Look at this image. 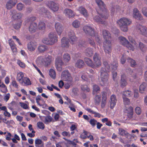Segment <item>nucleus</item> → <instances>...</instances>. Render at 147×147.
<instances>
[{"mask_svg": "<svg viewBox=\"0 0 147 147\" xmlns=\"http://www.w3.org/2000/svg\"><path fill=\"white\" fill-rule=\"evenodd\" d=\"M98 6L100 9H103L105 7L103 2L101 0H95Z\"/></svg>", "mask_w": 147, "mask_h": 147, "instance_id": "a19ab883", "label": "nucleus"}, {"mask_svg": "<svg viewBox=\"0 0 147 147\" xmlns=\"http://www.w3.org/2000/svg\"><path fill=\"white\" fill-rule=\"evenodd\" d=\"M61 46L63 47L67 48L69 47V40L65 37H63L61 40Z\"/></svg>", "mask_w": 147, "mask_h": 147, "instance_id": "a878e982", "label": "nucleus"}, {"mask_svg": "<svg viewBox=\"0 0 147 147\" xmlns=\"http://www.w3.org/2000/svg\"><path fill=\"white\" fill-rule=\"evenodd\" d=\"M133 17L134 18L140 20H142L143 19V17L139 11L136 8H134L133 10Z\"/></svg>", "mask_w": 147, "mask_h": 147, "instance_id": "9b49d317", "label": "nucleus"}, {"mask_svg": "<svg viewBox=\"0 0 147 147\" xmlns=\"http://www.w3.org/2000/svg\"><path fill=\"white\" fill-rule=\"evenodd\" d=\"M24 78V75L23 73L22 72H20L18 74L16 79L20 83Z\"/></svg>", "mask_w": 147, "mask_h": 147, "instance_id": "c9c22d12", "label": "nucleus"}, {"mask_svg": "<svg viewBox=\"0 0 147 147\" xmlns=\"http://www.w3.org/2000/svg\"><path fill=\"white\" fill-rule=\"evenodd\" d=\"M142 12L143 15L147 18V8L143 7L142 9Z\"/></svg>", "mask_w": 147, "mask_h": 147, "instance_id": "052dcab7", "label": "nucleus"}, {"mask_svg": "<svg viewBox=\"0 0 147 147\" xmlns=\"http://www.w3.org/2000/svg\"><path fill=\"white\" fill-rule=\"evenodd\" d=\"M83 30L85 33L92 36H95V32L94 29L91 27L85 26L83 27Z\"/></svg>", "mask_w": 147, "mask_h": 147, "instance_id": "0eeeda50", "label": "nucleus"}, {"mask_svg": "<svg viewBox=\"0 0 147 147\" xmlns=\"http://www.w3.org/2000/svg\"><path fill=\"white\" fill-rule=\"evenodd\" d=\"M45 23L42 22H39L38 24V28L40 30H43L45 28Z\"/></svg>", "mask_w": 147, "mask_h": 147, "instance_id": "13d9d810", "label": "nucleus"}, {"mask_svg": "<svg viewBox=\"0 0 147 147\" xmlns=\"http://www.w3.org/2000/svg\"><path fill=\"white\" fill-rule=\"evenodd\" d=\"M37 28V24L36 23L32 22L29 27V30L31 33H33L36 32Z\"/></svg>", "mask_w": 147, "mask_h": 147, "instance_id": "aec40b11", "label": "nucleus"}, {"mask_svg": "<svg viewBox=\"0 0 147 147\" xmlns=\"http://www.w3.org/2000/svg\"><path fill=\"white\" fill-rule=\"evenodd\" d=\"M42 42L43 43L47 45H51L50 39L47 38H44L42 40Z\"/></svg>", "mask_w": 147, "mask_h": 147, "instance_id": "4d7b16f0", "label": "nucleus"}, {"mask_svg": "<svg viewBox=\"0 0 147 147\" xmlns=\"http://www.w3.org/2000/svg\"><path fill=\"white\" fill-rule=\"evenodd\" d=\"M111 44L110 40L105 41L103 43V49L106 54L110 55L111 51Z\"/></svg>", "mask_w": 147, "mask_h": 147, "instance_id": "7ed1b4c3", "label": "nucleus"}, {"mask_svg": "<svg viewBox=\"0 0 147 147\" xmlns=\"http://www.w3.org/2000/svg\"><path fill=\"white\" fill-rule=\"evenodd\" d=\"M118 66V62L117 61H115L112 63L111 65V67L112 69L115 70L117 69Z\"/></svg>", "mask_w": 147, "mask_h": 147, "instance_id": "864d4df0", "label": "nucleus"}, {"mask_svg": "<svg viewBox=\"0 0 147 147\" xmlns=\"http://www.w3.org/2000/svg\"><path fill=\"white\" fill-rule=\"evenodd\" d=\"M27 47L29 50L32 51L35 50L37 47V45L36 43L30 42L28 44Z\"/></svg>", "mask_w": 147, "mask_h": 147, "instance_id": "5701e85b", "label": "nucleus"}, {"mask_svg": "<svg viewBox=\"0 0 147 147\" xmlns=\"http://www.w3.org/2000/svg\"><path fill=\"white\" fill-rule=\"evenodd\" d=\"M84 65V61L81 59L78 60L75 64V66L79 68L82 67Z\"/></svg>", "mask_w": 147, "mask_h": 147, "instance_id": "7c9ffc66", "label": "nucleus"}, {"mask_svg": "<svg viewBox=\"0 0 147 147\" xmlns=\"http://www.w3.org/2000/svg\"><path fill=\"white\" fill-rule=\"evenodd\" d=\"M37 125L38 128L40 129H44L45 126L42 122H38L37 123Z\"/></svg>", "mask_w": 147, "mask_h": 147, "instance_id": "6e6d98bb", "label": "nucleus"}, {"mask_svg": "<svg viewBox=\"0 0 147 147\" xmlns=\"http://www.w3.org/2000/svg\"><path fill=\"white\" fill-rule=\"evenodd\" d=\"M63 60L65 62H69L70 59V57L68 53H65L63 56Z\"/></svg>", "mask_w": 147, "mask_h": 147, "instance_id": "58836bf2", "label": "nucleus"}, {"mask_svg": "<svg viewBox=\"0 0 147 147\" xmlns=\"http://www.w3.org/2000/svg\"><path fill=\"white\" fill-rule=\"evenodd\" d=\"M85 53L86 56L88 57H91L93 55V51L92 49L88 48L86 49Z\"/></svg>", "mask_w": 147, "mask_h": 147, "instance_id": "c85d7f7f", "label": "nucleus"}, {"mask_svg": "<svg viewBox=\"0 0 147 147\" xmlns=\"http://www.w3.org/2000/svg\"><path fill=\"white\" fill-rule=\"evenodd\" d=\"M118 39L121 44L126 47L129 49L134 51V47L129 42L126 38L122 36H120L119 37Z\"/></svg>", "mask_w": 147, "mask_h": 147, "instance_id": "f03ea898", "label": "nucleus"}, {"mask_svg": "<svg viewBox=\"0 0 147 147\" xmlns=\"http://www.w3.org/2000/svg\"><path fill=\"white\" fill-rule=\"evenodd\" d=\"M100 90L99 87L97 85L95 84L93 86V94H94L96 92H98Z\"/></svg>", "mask_w": 147, "mask_h": 147, "instance_id": "c03bdc74", "label": "nucleus"}, {"mask_svg": "<svg viewBox=\"0 0 147 147\" xmlns=\"http://www.w3.org/2000/svg\"><path fill=\"white\" fill-rule=\"evenodd\" d=\"M108 73L105 71L104 69L101 68L100 70V78L101 81L103 83L102 85L107 84L108 80Z\"/></svg>", "mask_w": 147, "mask_h": 147, "instance_id": "20e7f679", "label": "nucleus"}, {"mask_svg": "<svg viewBox=\"0 0 147 147\" xmlns=\"http://www.w3.org/2000/svg\"><path fill=\"white\" fill-rule=\"evenodd\" d=\"M49 37L51 45L53 44L57 41L56 34L55 32H51L49 34Z\"/></svg>", "mask_w": 147, "mask_h": 147, "instance_id": "2eb2a0df", "label": "nucleus"}, {"mask_svg": "<svg viewBox=\"0 0 147 147\" xmlns=\"http://www.w3.org/2000/svg\"><path fill=\"white\" fill-rule=\"evenodd\" d=\"M135 111L136 113L138 115H140L141 113L140 108V107H138L136 108Z\"/></svg>", "mask_w": 147, "mask_h": 147, "instance_id": "774afa93", "label": "nucleus"}, {"mask_svg": "<svg viewBox=\"0 0 147 147\" xmlns=\"http://www.w3.org/2000/svg\"><path fill=\"white\" fill-rule=\"evenodd\" d=\"M84 61L85 63L88 66H90L92 68L96 67V64L93 63V62L91 59L88 58H84Z\"/></svg>", "mask_w": 147, "mask_h": 147, "instance_id": "4be33fe9", "label": "nucleus"}, {"mask_svg": "<svg viewBox=\"0 0 147 147\" xmlns=\"http://www.w3.org/2000/svg\"><path fill=\"white\" fill-rule=\"evenodd\" d=\"M63 62L60 57H57L55 60L56 67L59 71L62 70L61 66L63 64Z\"/></svg>", "mask_w": 147, "mask_h": 147, "instance_id": "4468645a", "label": "nucleus"}, {"mask_svg": "<svg viewBox=\"0 0 147 147\" xmlns=\"http://www.w3.org/2000/svg\"><path fill=\"white\" fill-rule=\"evenodd\" d=\"M68 36L69 38L71 43L72 44L74 43V42L77 40V37L75 36L74 32L71 30L69 31L68 33Z\"/></svg>", "mask_w": 147, "mask_h": 147, "instance_id": "f3484780", "label": "nucleus"}, {"mask_svg": "<svg viewBox=\"0 0 147 147\" xmlns=\"http://www.w3.org/2000/svg\"><path fill=\"white\" fill-rule=\"evenodd\" d=\"M17 9L19 11H21L24 8V5L21 3H18L16 6Z\"/></svg>", "mask_w": 147, "mask_h": 147, "instance_id": "a18cd8bd", "label": "nucleus"}, {"mask_svg": "<svg viewBox=\"0 0 147 147\" xmlns=\"http://www.w3.org/2000/svg\"><path fill=\"white\" fill-rule=\"evenodd\" d=\"M17 2L16 0H10L6 4L7 8L8 9H11L14 6Z\"/></svg>", "mask_w": 147, "mask_h": 147, "instance_id": "412c9836", "label": "nucleus"}, {"mask_svg": "<svg viewBox=\"0 0 147 147\" xmlns=\"http://www.w3.org/2000/svg\"><path fill=\"white\" fill-rule=\"evenodd\" d=\"M88 41L90 45L94 47L95 46V43L93 39L89 38L88 40Z\"/></svg>", "mask_w": 147, "mask_h": 147, "instance_id": "69168bd1", "label": "nucleus"}, {"mask_svg": "<svg viewBox=\"0 0 147 147\" xmlns=\"http://www.w3.org/2000/svg\"><path fill=\"white\" fill-rule=\"evenodd\" d=\"M119 134L122 136H128L129 135L127 132L122 128H119Z\"/></svg>", "mask_w": 147, "mask_h": 147, "instance_id": "2f4dec72", "label": "nucleus"}, {"mask_svg": "<svg viewBox=\"0 0 147 147\" xmlns=\"http://www.w3.org/2000/svg\"><path fill=\"white\" fill-rule=\"evenodd\" d=\"M128 109L130 110V112L129 113H128L127 115L129 118L131 119L133 117V109L132 107H130L128 108Z\"/></svg>", "mask_w": 147, "mask_h": 147, "instance_id": "de8ad7c7", "label": "nucleus"}, {"mask_svg": "<svg viewBox=\"0 0 147 147\" xmlns=\"http://www.w3.org/2000/svg\"><path fill=\"white\" fill-rule=\"evenodd\" d=\"M102 95L103 97H102V99L101 103V106L102 108H103L105 107L106 103L107 98L104 96V95H105V92H102Z\"/></svg>", "mask_w": 147, "mask_h": 147, "instance_id": "ea45409f", "label": "nucleus"}, {"mask_svg": "<svg viewBox=\"0 0 147 147\" xmlns=\"http://www.w3.org/2000/svg\"><path fill=\"white\" fill-rule=\"evenodd\" d=\"M39 12L40 14L44 15H46L48 12L47 10L44 7H41L39 10Z\"/></svg>", "mask_w": 147, "mask_h": 147, "instance_id": "49530a36", "label": "nucleus"}, {"mask_svg": "<svg viewBox=\"0 0 147 147\" xmlns=\"http://www.w3.org/2000/svg\"><path fill=\"white\" fill-rule=\"evenodd\" d=\"M127 70L129 71V73L134 78L136 79L137 78V77L135 70H131L130 68H128L126 69L127 71Z\"/></svg>", "mask_w": 147, "mask_h": 147, "instance_id": "72a5a7b5", "label": "nucleus"}, {"mask_svg": "<svg viewBox=\"0 0 147 147\" xmlns=\"http://www.w3.org/2000/svg\"><path fill=\"white\" fill-rule=\"evenodd\" d=\"M81 89L83 91L89 92L90 91V88L86 85H82L81 86Z\"/></svg>", "mask_w": 147, "mask_h": 147, "instance_id": "603ef678", "label": "nucleus"}, {"mask_svg": "<svg viewBox=\"0 0 147 147\" xmlns=\"http://www.w3.org/2000/svg\"><path fill=\"white\" fill-rule=\"evenodd\" d=\"M20 104L22 107L25 109H28V105L23 102H20Z\"/></svg>", "mask_w": 147, "mask_h": 147, "instance_id": "338daca9", "label": "nucleus"}, {"mask_svg": "<svg viewBox=\"0 0 147 147\" xmlns=\"http://www.w3.org/2000/svg\"><path fill=\"white\" fill-rule=\"evenodd\" d=\"M94 20L95 21L100 24H104L105 23V21L98 16H95L94 17Z\"/></svg>", "mask_w": 147, "mask_h": 147, "instance_id": "cd10ccee", "label": "nucleus"}, {"mask_svg": "<svg viewBox=\"0 0 147 147\" xmlns=\"http://www.w3.org/2000/svg\"><path fill=\"white\" fill-rule=\"evenodd\" d=\"M73 26L75 28L79 27L80 25V22L77 20L74 21L72 23Z\"/></svg>", "mask_w": 147, "mask_h": 147, "instance_id": "3c124183", "label": "nucleus"}, {"mask_svg": "<svg viewBox=\"0 0 147 147\" xmlns=\"http://www.w3.org/2000/svg\"><path fill=\"white\" fill-rule=\"evenodd\" d=\"M89 122L90 124L94 127L95 126L97 122V121L94 119H91Z\"/></svg>", "mask_w": 147, "mask_h": 147, "instance_id": "680f3d73", "label": "nucleus"}, {"mask_svg": "<svg viewBox=\"0 0 147 147\" xmlns=\"http://www.w3.org/2000/svg\"><path fill=\"white\" fill-rule=\"evenodd\" d=\"M50 76L53 78H55L56 76V73L55 70L52 69H51L49 71Z\"/></svg>", "mask_w": 147, "mask_h": 147, "instance_id": "8fccbe9b", "label": "nucleus"}, {"mask_svg": "<svg viewBox=\"0 0 147 147\" xmlns=\"http://www.w3.org/2000/svg\"><path fill=\"white\" fill-rule=\"evenodd\" d=\"M61 78L65 81L71 82L72 81V78L68 71H65L62 72Z\"/></svg>", "mask_w": 147, "mask_h": 147, "instance_id": "423d86ee", "label": "nucleus"}, {"mask_svg": "<svg viewBox=\"0 0 147 147\" xmlns=\"http://www.w3.org/2000/svg\"><path fill=\"white\" fill-rule=\"evenodd\" d=\"M48 7L54 11H57L59 8V4L53 1H49L47 3Z\"/></svg>", "mask_w": 147, "mask_h": 147, "instance_id": "1a4fd4ad", "label": "nucleus"}, {"mask_svg": "<svg viewBox=\"0 0 147 147\" xmlns=\"http://www.w3.org/2000/svg\"><path fill=\"white\" fill-rule=\"evenodd\" d=\"M20 83L23 86H26L30 85L31 84L30 79L26 77H24Z\"/></svg>", "mask_w": 147, "mask_h": 147, "instance_id": "393cba45", "label": "nucleus"}, {"mask_svg": "<svg viewBox=\"0 0 147 147\" xmlns=\"http://www.w3.org/2000/svg\"><path fill=\"white\" fill-rule=\"evenodd\" d=\"M110 107L111 109H113L116 105L117 99L116 96L114 94H113L110 97V99L109 100Z\"/></svg>", "mask_w": 147, "mask_h": 147, "instance_id": "dca6fc26", "label": "nucleus"}, {"mask_svg": "<svg viewBox=\"0 0 147 147\" xmlns=\"http://www.w3.org/2000/svg\"><path fill=\"white\" fill-rule=\"evenodd\" d=\"M95 103L96 104H99L100 102L101 96L100 95H96L94 98Z\"/></svg>", "mask_w": 147, "mask_h": 147, "instance_id": "09e8293b", "label": "nucleus"}, {"mask_svg": "<svg viewBox=\"0 0 147 147\" xmlns=\"http://www.w3.org/2000/svg\"><path fill=\"white\" fill-rule=\"evenodd\" d=\"M100 59L99 55L96 53H95L93 57V60L94 63L96 65V67H99L101 66V62Z\"/></svg>", "mask_w": 147, "mask_h": 147, "instance_id": "f8f14e48", "label": "nucleus"}, {"mask_svg": "<svg viewBox=\"0 0 147 147\" xmlns=\"http://www.w3.org/2000/svg\"><path fill=\"white\" fill-rule=\"evenodd\" d=\"M47 49V46L44 45H40L38 47V49L40 53L44 52Z\"/></svg>", "mask_w": 147, "mask_h": 147, "instance_id": "37998d69", "label": "nucleus"}, {"mask_svg": "<svg viewBox=\"0 0 147 147\" xmlns=\"http://www.w3.org/2000/svg\"><path fill=\"white\" fill-rule=\"evenodd\" d=\"M147 86V84L145 82H143L140 86L139 88V92L140 93H143L145 90Z\"/></svg>", "mask_w": 147, "mask_h": 147, "instance_id": "e433bc0d", "label": "nucleus"}, {"mask_svg": "<svg viewBox=\"0 0 147 147\" xmlns=\"http://www.w3.org/2000/svg\"><path fill=\"white\" fill-rule=\"evenodd\" d=\"M79 10L80 13L86 17H87L88 15V13L85 9L82 7L79 8Z\"/></svg>", "mask_w": 147, "mask_h": 147, "instance_id": "f704fd0d", "label": "nucleus"}, {"mask_svg": "<svg viewBox=\"0 0 147 147\" xmlns=\"http://www.w3.org/2000/svg\"><path fill=\"white\" fill-rule=\"evenodd\" d=\"M122 98L123 99L124 104L125 105H127L129 104L130 100L128 98L125 97V96H122Z\"/></svg>", "mask_w": 147, "mask_h": 147, "instance_id": "5fc2aeb1", "label": "nucleus"}, {"mask_svg": "<svg viewBox=\"0 0 147 147\" xmlns=\"http://www.w3.org/2000/svg\"><path fill=\"white\" fill-rule=\"evenodd\" d=\"M102 35L104 38L105 39V41L109 40L111 38V34L109 31L106 30H103Z\"/></svg>", "mask_w": 147, "mask_h": 147, "instance_id": "bb28decb", "label": "nucleus"}, {"mask_svg": "<svg viewBox=\"0 0 147 147\" xmlns=\"http://www.w3.org/2000/svg\"><path fill=\"white\" fill-rule=\"evenodd\" d=\"M127 60L130 63V66L132 67H134L137 65L136 61L130 57H128Z\"/></svg>", "mask_w": 147, "mask_h": 147, "instance_id": "c756f323", "label": "nucleus"}, {"mask_svg": "<svg viewBox=\"0 0 147 147\" xmlns=\"http://www.w3.org/2000/svg\"><path fill=\"white\" fill-rule=\"evenodd\" d=\"M51 60L52 57L50 56L45 58L44 59L42 57L40 56L37 59V61H41V63L44 64L46 66H47L50 64Z\"/></svg>", "mask_w": 147, "mask_h": 147, "instance_id": "39448f33", "label": "nucleus"}, {"mask_svg": "<svg viewBox=\"0 0 147 147\" xmlns=\"http://www.w3.org/2000/svg\"><path fill=\"white\" fill-rule=\"evenodd\" d=\"M99 15L103 20L108 19L109 16L108 11L105 7L100 9Z\"/></svg>", "mask_w": 147, "mask_h": 147, "instance_id": "ddd939ff", "label": "nucleus"}, {"mask_svg": "<svg viewBox=\"0 0 147 147\" xmlns=\"http://www.w3.org/2000/svg\"><path fill=\"white\" fill-rule=\"evenodd\" d=\"M132 95V92L131 91L129 90H127L123 92L122 96L125 97H130Z\"/></svg>", "mask_w": 147, "mask_h": 147, "instance_id": "79ce46f5", "label": "nucleus"}, {"mask_svg": "<svg viewBox=\"0 0 147 147\" xmlns=\"http://www.w3.org/2000/svg\"><path fill=\"white\" fill-rule=\"evenodd\" d=\"M139 48L140 50L143 52L146 51L147 49L146 46L141 42H140L139 44Z\"/></svg>", "mask_w": 147, "mask_h": 147, "instance_id": "4c0bfd02", "label": "nucleus"}, {"mask_svg": "<svg viewBox=\"0 0 147 147\" xmlns=\"http://www.w3.org/2000/svg\"><path fill=\"white\" fill-rule=\"evenodd\" d=\"M136 29L141 34L147 36V28L145 26L140 24L137 25Z\"/></svg>", "mask_w": 147, "mask_h": 147, "instance_id": "9d476101", "label": "nucleus"}, {"mask_svg": "<svg viewBox=\"0 0 147 147\" xmlns=\"http://www.w3.org/2000/svg\"><path fill=\"white\" fill-rule=\"evenodd\" d=\"M117 22L121 30L123 32H126L128 30L127 26L131 24V21L129 19L123 17L118 20Z\"/></svg>", "mask_w": 147, "mask_h": 147, "instance_id": "f257e3e1", "label": "nucleus"}, {"mask_svg": "<svg viewBox=\"0 0 147 147\" xmlns=\"http://www.w3.org/2000/svg\"><path fill=\"white\" fill-rule=\"evenodd\" d=\"M85 110L92 114H94V117H97L98 118H100V117L101 115L100 113H96V112L93 111L92 110H91L90 109L86 108H85Z\"/></svg>", "mask_w": 147, "mask_h": 147, "instance_id": "473e14b6", "label": "nucleus"}, {"mask_svg": "<svg viewBox=\"0 0 147 147\" xmlns=\"http://www.w3.org/2000/svg\"><path fill=\"white\" fill-rule=\"evenodd\" d=\"M63 13L66 16L69 18H71L74 16V11L69 9H65L63 11Z\"/></svg>", "mask_w": 147, "mask_h": 147, "instance_id": "6ab92c4d", "label": "nucleus"}, {"mask_svg": "<svg viewBox=\"0 0 147 147\" xmlns=\"http://www.w3.org/2000/svg\"><path fill=\"white\" fill-rule=\"evenodd\" d=\"M36 20V18L34 17H29L27 18L26 20V22L28 23H30Z\"/></svg>", "mask_w": 147, "mask_h": 147, "instance_id": "bf43d9fd", "label": "nucleus"}, {"mask_svg": "<svg viewBox=\"0 0 147 147\" xmlns=\"http://www.w3.org/2000/svg\"><path fill=\"white\" fill-rule=\"evenodd\" d=\"M56 31L59 35H60L63 30V27L59 23H56L55 24Z\"/></svg>", "mask_w": 147, "mask_h": 147, "instance_id": "a211bd4d", "label": "nucleus"}, {"mask_svg": "<svg viewBox=\"0 0 147 147\" xmlns=\"http://www.w3.org/2000/svg\"><path fill=\"white\" fill-rule=\"evenodd\" d=\"M127 84L126 80V77L125 75L123 74L121 75L120 80L121 86L122 88H124Z\"/></svg>", "mask_w": 147, "mask_h": 147, "instance_id": "b1692460", "label": "nucleus"}, {"mask_svg": "<svg viewBox=\"0 0 147 147\" xmlns=\"http://www.w3.org/2000/svg\"><path fill=\"white\" fill-rule=\"evenodd\" d=\"M52 119L51 117L50 116H48L46 117L45 118V123H46L48 122L51 121Z\"/></svg>", "mask_w": 147, "mask_h": 147, "instance_id": "0e129e2a", "label": "nucleus"}, {"mask_svg": "<svg viewBox=\"0 0 147 147\" xmlns=\"http://www.w3.org/2000/svg\"><path fill=\"white\" fill-rule=\"evenodd\" d=\"M21 22L13 25V27L16 29H18L20 28L21 25Z\"/></svg>", "mask_w": 147, "mask_h": 147, "instance_id": "e2e57ef3", "label": "nucleus"}, {"mask_svg": "<svg viewBox=\"0 0 147 147\" xmlns=\"http://www.w3.org/2000/svg\"><path fill=\"white\" fill-rule=\"evenodd\" d=\"M10 12L12 18L14 20L20 19L24 16L23 13H17L16 10L12 9Z\"/></svg>", "mask_w": 147, "mask_h": 147, "instance_id": "6e6552de", "label": "nucleus"}]
</instances>
